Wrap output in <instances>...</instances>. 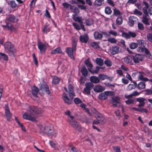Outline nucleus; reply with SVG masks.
I'll use <instances>...</instances> for the list:
<instances>
[{
	"label": "nucleus",
	"mask_w": 152,
	"mask_h": 152,
	"mask_svg": "<svg viewBox=\"0 0 152 152\" xmlns=\"http://www.w3.org/2000/svg\"><path fill=\"white\" fill-rule=\"evenodd\" d=\"M41 132L46 134L48 136L55 137L57 135L56 131L54 130L52 126H47L41 128Z\"/></svg>",
	"instance_id": "1"
},
{
	"label": "nucleus",
	"mask_w": 152,
	"mask_h": 152,
	"mask_svg": "<svg viewBox=\"0 0 152 152\" xmlns=\"http://www.w3.org/2000/svg\"><path fill=\"white\" fill-rule=\"evenodd\" d=\"M5 50L9 55L12 57H14L16 55V50L14 45L10 42H6L4 45Z\"/></svg>",
	"instance_id": "2"
},
{
	"label": "nucleus",
	"mask_w": 152,
	"mask_h": 152,
	"mask_svg": "<svg viewBox=\"0 0 152 152\" xmlns=\"http://www.w3.org/2000/svg\"><path fill=\"white\" fill-rule=\"evenodd\" d=\"M77 41L74 40L72 44V48L67 47L65 50L69 56L72 59H74L73 53L75 51L76 49Z\"/></svg>",
	"instance_id": "3"
},
{
	"label": "nucleus",
	"mask_w": 152,
	"mask_h": 152,
	"mask_svg": "<svg viewBox=\"0 0 152 152\" xmlns=\"http://www.w3.org/2000/svg\"><path fill=\"white\" fill-rule=\"evenodd\" d=\"M94 85L91 83H87L85 84V87L84 89L83 93L87 95L91 94V91L93 89Z\"/></svg>",
	"instance_id": "4"
},
{
	"label": "nucleus",
	"mask_w": 152,
	"mask_h": 152,
	"mask_svg": "<svg viewBox=\"0 0 152 152\" xmlns=\"http://www.w3.org/2000/svg\"><path fill=\"white\" fill-rule=\"evenodd\" d=\"M37 45L41 53L44 52L47 49L48 44L46 43H43L39 40L37 41Z\"/></svg>",
	"instance_id": "5"
},
{
	"label": "nucleus",
	"mask_w": 152,
	"mask_h": 152,
	"mask_svg": "<svg viewBox=\"0 0 152 152\" xmlns=\"http://www.w3.org/2000/svg\"><path fill=\"white\" fill-rule=\"evenodd\" d=\"M121 98L118 96H113L111 98V102L112 105L115 107H119L120 105Z\"/></svg>",
	"instance_id": "6"
},
{
	"label": "nucleus",
	"mask_w": 152,
	"mask_h": 152,
	"mask_svg": "<svg viewBox=\"0 0 152 152\" xmlns=\"http://www.w3.org/2000/svg\"><path fill=\"white\" fill-rule=\"evenodd\" d=\"M133 63L135 64L139 63L143 60L144 58V56L140 54H136L132 56Z\"/></svg>",
	"instance_id": "7"
},
{
	"label": "nucleus",
	"mask_w": 152,
	"mask_h": 152,
	"mask_svg": "<svg viewBox=\"0 0 152 152\" xmlns=\"http://www.w3.org/2000/svg\"><path fill=\"white\" fill-rule=\"evenodd\" d=\"M5 24L1 25V26L4 28L7 29L11 31H13L15 30V28L13 25L10 23L5 22Z\"/></svg>",
	"instance_id": "8"
},
{
	"label": "nucleus",
	"mask_w": 152,
	"mask_h": 152,
	"mask_svg": "<svg viewBox=\"0 0 152 152\" xmlns=\"http://www.w3.org/2000/svg\"><path fill=\"white\" fill-rule=\"evenodd\" d=\"M23 117L24 119L30 120L33 122L36 121V119L35 117L32 116L31 114H28L27 113H25L23 114Z\"/></svg>",
	"instance_id": "9"
},
{
	"label": "nucleus",
	"mask_w": 152,
	"mask_h": 152,
	"mask_svg": "<svg viewBox=\"0 0 152 152\" xmlns=\"http://www.w3.org/2000/svg\"><path fill=\"white\" fill-rule=\"evenodd\" d=\"M123 61L126 63L130 64V65L133 64L132 56H126L123 58Z\"/></svg>",
	"instance_id": "10"
},
{
	"label": "nucleus",
	"mask_w": 152,
	"mask_h": 152,
	"mask_svg": "<svg viewBox=\"0 0 152 152\" xmlns=\"http://www.w3.org/2000/svg\"><path fill=\"white\" fill-rule=\"evenodd\" d=\"M68 120L70 125L75 129L77 130H79L80 129V126L79 125L77 121H72L69 119H68Z\"/></svg>",
	"instance_id": "11"
},
{
	"label": "nucleus",
	"mask_w": 152,
	"mask_h": 152,
	"mask_svg": "<svg viewBox=\"0 0 152 152\" xmlns=\"http://www.w3.org/2000/svg\"><path fill=\"white\" fill-rule=\"evenodd\" d=\"M5 115L6 116L7 120L10 121L11 117L9 108L7 104H6L5 105Z\"/></svg>",
	"instance_id": "12"
},
{
	"label": "nucleus",
	"mask_w": 152,
	"mask_h": 152,
	"mask_svg": "<svg viewBox=\"0 0 152 152\" xmlns=\"http://www.w3.org/2000/svg\"><path fill=\"white\" fill-rule=\"evenodd\" d=\"M6 20L11 22L15 23L18 21V20L15 16L13 15H8L6 18Z\"/></svg>",
	"instance_id": "13"
},
{
	"label": "nucleus",
	"mask_w": 152,
	"mask_h": 152,
	"mask_svg": "<svg viewBox=\"0 0 152 152\" xmlns=\"http://www.w3.org/2000/svg\"><path fill=\"white\" fill-rule=\"evenodd\" d=\"M40 89L42 91H45L47 94H49L50 92L49 90V88L46 84H42L40 87Z\"/></svg>",
	"instance_id": "14"
},
{
	"label": "nucleus",
	"mask_w": 152,
	"mask_h": 152,
	"mask_svg": "<svg viewBox=\"0 0 152 152\" xmlns=\"http://www.w3.org/2000/svg\"><path fill=\"white\" fill-rule=\"evenodd\" d=\"M69 91L68 93L69 94V96L71 99H72L75 95L73 92V89L72 85L70 84L68 86Z\"/></svg>",
	"instance_id": "15"
},
{
	"label": "nucleus",
	"mask_w": 152,
	"mask_h": 152,
	"mask_svg": "<svg viewBox=\"0 0 152 152\" xmlns=\"http://www.w3.org/2000/svg\"><path fill=\"white\" fill-rule=\"evenodd\" d=\"M80 41L83 43H87L88 41L89 37L88 35L85 34L81 35L79 37Z\"/></svg>",
	"instance_id": "16"
},
{
	"label": "nucleus",
	"mask_w": 152,
	"mask_h": 152,
	"mask_svg": "<svg viewBox=\"0 0 152 152\" xmlns=\"http://www.w3.org/2000/svg\"><path fill=\"white\" fill-rule=\"evenodd\" d=\"M105 89L104 87L99 85H96L94 88V90L96 92H100L104 91Z\"/></svg>",
	"instance_id": "17"
},
{
	"label": "nucleus",
	"mask_w": 152,
	"mask_h": 152,
	"mask_svg": "<svg viewBox=\"0 0 152 152\" xmlns=\"http://www.w3.org/2000/svg\"><path fill=\"white\" fill-rule=\"evenodd\" d=\"M82 17L81 16H78L76 18H74V20L76 22H78L81 25L82 28V30L83 31H85L86 30L84 27V26L83 24V22L82 20Z\"/></svg>",
	"instance_id": "18"
},
{
	"label": "nucleus",
	"mask_w": 152,
	"mask_h": 152,
	"mask_svg": "<svg viewBox=\"0 0 152 152\" xmlns=\"http://www.w3.org/2000/svg\"><path fill=\"white\" fill-rule=\"evenodd\" d=\"M119 51V48L117 46H114L111 47L110 50L111 53L113 55L118 53Z\"/></svg>",
	"instance_id": "19"
},
{
	"label": "nucleus",
	"mask_w": 152,
	"mask_h": 152,
	"mask_svg": "<svg viewBox=\"0 0 152 152\" xmlns=\"http://www.w3.org/2000/svg\"><path fill=\"white\" fill-rule=\"evenodd\" d=\"M136 100L137 102H139L140 103L137 106L139 107H143L145 104V99L143 98H137Z\"/></svg>",
	"instance_id": "20"
},
{
	"label": "nucleus",
	"mask_w": 152,
	"mask_h": 152,
	"mask_svg": "<svg viewBox=\"0 0 152 152\" xmlns=\"http://www.w3.org/2000/svg\"><path fill=\"white\" fill-rule=\"evenodd\" d=\"M39 89L36 86H33L31 88V93L35 97H37V94L39 91Z\"/></svg>",
	"instance_id": "21"
},
{
	"label": "nucleus",
	"mask_w": 152,
	"mask_h": 152,
	"mask_svg": "<svg viewBox=\"0 0 152 152\" xmlns=\"http://www.w3.org/2000/svg\"><path fill=\"white\" fill-rule=\"evenodd\" d=\"M94 38L96 40H100L102 39L103 37L102 34L99 33L97 31H95L94 33Z\"/></svg>",
	"instance_id": "22"
},
{
	"label": "nucleus",
	"mask_w": 152,
	"mask_h": 152,
	"mask_svg": "<svg viewBox=\"0 0 152 152\" xmlns=\"http://www.w3.org/2000/svg\"><path fill=\"white\" fill-rule=\"evenodd\" d=\"M8 5L12 9H16L18 7L17 4L16 3L15 1L13 0H11L9 1L8 3Z\"/></svg>",
	"instance_id": "23"
},
{
	"label": "nucleus",
	"mask_w": 152,
	"mask_h": 152,
	"mask_svg": "<svg viewBox=\"0 0 152 152\" xmlns=\"http://www.w3.org/2000/svg\"><path fill=\"white\" fill-rule=\"evenodd\" d=\"M136 19V17L134 16H130L129 18L128 23L130 26H133L134 21Z\"/></svg>",
	"instance_id": "24"
},
{
	"label": "nucleus",
	"mask_w": 152,
	"mask_h": 152,
	"mask_svg": "<svg viewBox=\"0 0 152 152\" xmlns=\"http://www.w3.org/2000/svg\"><path fill=\"white\" fill-rule=\"evenodd\" d=\"M90 80L91 82L95 83H97L100 82L99 77L92 76L90 77Z\"/></svg>",
	"instance_id": "25"
},
{
	"label": "nucleus",
	"mask_w": 152,
	"mask_h": 152,
	"mask_svg": "<svg viewBox=\"0 0 152 152\" xmlns=\"http://www.w3.org/2000/svg\"><path fill=\"white\" fill-rule=\"evenodd\" d=\"M137 51L140 52L144 53L146 54L148 53V50L143 45L142 47H139L137 49Z\"/></svg>",
	"instance_id": "26"
},
{
	"label": "nucleus",
	"mask_w": 152,
	"mask_h": 152,
	"mask_svg": "<svg viewBox=\"0 0 152 152\" xmlns=\"http://www.w3.org/2000/svg\"><path fill=\"white\" fill-rule=\"evenodd\" d=\"M98 97L101 100H105L107 98V96L105 91L100 94Z\"/></svg>",
	"instance_id": "27"
},
{
	"label": "nucleus",
	"mask_w": 152,
	"mask_h": 152,
	"mask_svg": "<svg viewBox=\"0 0 152 152\" xmlns=\"http://www.w3.org/2000/svg\"><path fill=\"white\" fill-rule=\"evenodd\" d=\"M37 107L29 106L28 107V110L30 113L33 115L35 114L36 111Z\"/></svg>",
	"instance_id": "28"
},
{
	"label": "nucleus",
	"mask_w": 152,
	"mask_h": 152,
	"mask_svg": "<svg viewBox=\"0 0 152 152\" xmlns=\"http://www.w3.org/2000/svg\"><path fill=\"white\" fill-rule=\"evenodd\" d=\"M148 15H143L142 17V22L145 24L148 25H149L150 23L149 22V20L147 16H148Z\"/></svg>",
	"instance_id": "29"
},
{
	"label": "nucleus",
	"mask_w": 152,
	"mask_h": 152,
	"mask_svg": "<svg viewBox=\"0 0 152 152\" xmlns=\"http://www.w3.org/2000/svg\"><path fill=\"white\" fill-rule=\"evenodd\" d=\"M95 62L97 64L100 66H102L104 64L103 60L101 58H96Z\"/></svg>",
	"instance_id": "30"
},
{
	"label": "nucleus",
	"mask_w": 152,
	"mask_h": 152,
	"mask_svg": "<svg viewBox=\"0 0 152 152\" xmlns=\"http://www.w3.org/2000/svg\"><path fill=\"white\" fill-rule=\"evenodd\" d=\"M97 118L100 124H104L105 123L106 121L105 118L101 115H98Z\"/></svg>",
	"instance_id": "31"
},
{
	"label": "nucleus",
	"mask_w": 152,
	"mask_h": 152,
	"mask_svg": "<svg viewBox=\"0 0 152 152\" xmlns=\"http://www.w3.org/2000/svg\"><path fill=\"white\" fill-rule=\"evenodd\" d=\"M63 99L64 102L68 104L71 103L72 101L65 94H64L63 95Z\"/></svg>",
	"instance_id": "32"
},
{
	"label": "nucleus",
	"mask_w": 152,
	"mask_h": 152,
	"mask_svg": "<svg viewBox=\"0 0 152 152\" xmlns=\"http://www.w3.org/2000/svg\"><path fill=\"white\" fill-rule=\"evenodd\" d=\"M62 53V51L60 47L57 48L53 50L51 52V53L52 54H56Z\"/></svg>",
	"instance_id": "33"
},
{
	"label": "nucleus",
	"mask_w": 152,
	"mask_h": 152,
	"mask_svg": "<svg viewBox=\"0 0 152 152\" xmlns=\"http://www.w3.org/2000/svg\"><path fill=\"white\" fill-rule=\"evenodd\" d=\"M81 72L82 73V75L84 76H86L87 75L88 72L84 66H83L81 68Z\"/></svg>",
	"instance_id": "34"
},
{
	"label": "nucleus",
	"mask_w": 152,
	"mask_h": 152,
	"mask_svg": "<svg viewBox=\"0 0 152 152\" xmlns=\"http://www.w3.org/2000/svg\"><path fill=\"white\" fill-rule=\"evenodd\" d=\"M145 87V83L144 82H140L137 84V88L139 89H144Z\"/></svg>",
	"instance_id": "35"
},
{
	"label": "nucleus",
	"mask_w": 152,
	"mask_h": 152,
	"mask_svg": "<svg viewBox=\"0 0 152 152\" xmlns=\"http://www.w3.org/2000/svg\"><path fill=\"white\" fill-rule=\"evenodd\" d=\"M99 43L95 42H93L91 43L90 46L94 48L98 49L99 48Z\"/></svg>",
	"instance_id": "36"
},
{
	"label": "nucleus",
	"mask_w": 152,
	"mask_h": 152,
	"mask_svg": "<svg viewBox=\"0 0 152 152\" xmlns=\"http://www.w3.org/2000/svg\"><path fill=\"white\" fill-rule=\"evenodd\" d=\"M70 9L72 10V12L74 13H79L80 12V10L77 8L72 6H71Z\"/></svg>",
	"instance_id": "37"
},
{
	"label": "nucleus",
	"mask_w": 152,
	"mask_h": 152,
	"mask_svg": "<svg viewBox=\"0 0 152 152\" xmlns=\"http://www.w3.org/2000/svg\"><path fill=\"white\" fill-rule=\"evenodd\" d=\"M60 79L57 76H54L53 80V83L55 84H58L60 81Z\"/></svg>",
	"instance_id": "38"
},
{
	"label": "nucleus",
	"mask_w": 152,
	"mask_h": 152,
	"mask_svg": "<svg viewBox=\"0 0 152 152\" xmlns=\"http://www.w3.org/2000/svg\"><path fill=\"white\" fill-rule=\"evenodd\" d=\"M116 24L118 25H121L123 22V19L121 17H118L116 19Z\"/></svg>",
	"instance_id": "39"
},
{
	"label": "nucleus",
	"mask_w": 152,
	"mask_h": 152,
	"mask_svg": "<svg viewBox=\"0 0 152 152\" xmlns=\"http://www.w3.org/2000/svg\"><path fill=\"white\" fill-rule=\"evenodd\" d=\"M48 27L49 26L48 25H46L44 26L42 30L44 33H47L50 31V29L48 28Z\"/></svg>",
	"instance_id": "40"
},
{
	"label": "nucleus",
	"mask_w": 152,
	"mask_h": 152,
	"mask_svg": "<svg viewBox=\"0 0 152 152\" xmlns=\"http://www.w3.org/2000/svg\"><path fill=\"white\" fill-rule=\"evenodd\" d=\"M72 25L77 30H80L81 29H82V28L81 25H80V26L77 23H72Z\"/></svg>",
	"instance_id": "41"
},
{
	"label": "nucleus",
	"mask_w": 152,
	"mask_h": 152,
	"mask_svg": "<svg viewBox=\"0 0 152 152\" xmlns=\"http://www.w3.org/2000/svg\"><path fill=\"white\" fill-rule=\"evenodd\" d=\"M105 12L107 14L110 15L112 13V11L110 7H107L105 8Z\"/></svg>",
	"instance_id": "42"
},
{
	"label": "nucleus",
	"mask_w": 152,
	"mask_h": 152,
	"mask_svg": "<svg viewBox=\"0 0 152 152\" xmlns=\"http://www.w3.org/2000/svg\"><path fill=\"white\" fill-rule=\"evenodd\" d=\"M113 14L117 16L121 15V13L119 10L115 8L113 10Z\"/></svg>",
	"instance_id": "43"
},
{
	"label": "nucleus",
	"mask_w": 152,
	"mask_h": 152,
	"mask_svg": "<svg viewBox=\"0 0 152 152\" xmlns=\"http://www.w3.org/2000/svg\"><path fill=\"white\" fill-rule=\"evenodd\" d=\"M138 78L140 80L144 81H148L149 80V79L147 77H144L142 75H140L138 76Z\"/></svg>",
	"instance_id": "44"
},
{
	"label": "nucleus",
	"mask_w": 152,
	"mask_h": 152,
	"mask_svg": "<svg viewBox=\"0 0 152 152\" xmlns=\"http://www.w3.org/2000/svg\"><path fill=\"white\" fill-rule=\"evenodd\" d=\"M100 68L99 66H96V69L95 70H92L91 69H88V70L90 72L92 73L93 74H97L98 72L99 69H100Z\"/></svg>",
	"instance_id": "45"
},
{
	"label": "nucleus",
	"mask_w": 152,
	"mask_h": 152,
	"mask_svg": "<svg viewBox=\"0 0 152 152\" xmlns=\"http://www.w3.org/2000/svg\"><path fill=\"white\" fill-rule=\"evenodd\" d=\"M85 63L88 67V69H91L93 66V65L89 62L88 60H86L85 61Z\"/></svg>",
	"instance_id": "46"
},
{
	"label": "nucleus",
	"mask_w": 152,
	"mask_h": 152,
	"mask_svg": "<svg viewBox=\"0 0 152 152\" xmlns=\"http://www.w3.org/2000/svg\"><path fill=\"white\" fill-rule=\"evenodd\" d=\"M98 77L100 80H104L107 78V75L104 74H99Z\"/></svg>",
	"instance_id": "47"
},
{
	"label": "nucleus",
	"mask_w": 152,
	"mask_h": 152,
	"mask_svg": "<svg viewBox=\"0 0 152 152\" xmlns=\"http://www.w3.org/2000/svg\"><path fill=\"white\" fill-rule=\"evenodd\" d=\"M0 55L2 58L4 60L6 61L8 60V57L4 53H0Z\"/></svg>",
	"instance_id": "48"
},
{
	"label": "nucleus",
	"mask_w": 152,
	"mask_h": 152,
	"mask_svg": "<svg viewBox=\"0 0 152 152\" xmlns=\"http://www.w3.org/2000/svg\"><path fill=\"white\" fill-rule=\"evenodd\" d=\"M137 47V44L135 43L132 42L130 44L129 47L131 49H134Z\"/></svg>",
	"instance_id": "49"
},
{
	"label": "nucleus",
	"mask_w": 152,
	"mask_h": 152,
	"mask_svg": "<svg viewBox=\"0 0 152 152\" xmlns=\"http://www.w3.org/2000/svg\"><path fill=\"white\" fill-rule=\"evenodd\" d=\"M102 2L99 0H95L94 2V4L96 6L99 7L102 5Z\"/></svg>",
	"instance_id": "50"
},
{
	"label": "nucleus",
	"mask_w": 152,
	"mask_h": 152,
	"mask_svg": "<svg viewBox=\"0 0 152 152\" xmlns=\"http://www.w3.org/2000/svg\"><path fill=\"white\" fill-rule=\"evenodd\" d=\"M135 100L133 99H128L125 101L126 104L128 105L133 104Z\"/></svg>",
	"instance_id": "51"
},
{
	"label": "nucleus",
	"mask_w": 152,
	"mask_h": 152,
	"mask_svg": "<svg viewBox=\"0 0 152 152\" xmlns=\"http://www.w3.org/2000/svg\"><path fill=\"white\" fill-rule=\"evenodd\" d=\"M109 35L110 34L114 36H116L118 35L117 32L115 31L111 30L109 32Z\"/></svg>",
	"instance_id": "52"
},
{
	"label": "nucleus",
	"mask_w": 152,
	"mask_h": 152,
	"mask_svg": "<svg viewBox=\"0 0 152 152\" xmlns=\"http://www.w3.org/2000/svg\"><path fill=\"white\" fill-rule=\"evenodd\" d=\"M86 25L90 26L93 23V21L91 19H88L86 20Z\"/></svg>",
	"instance_id": "53"
},
{
	"label": "nucleus",
	"mask_w": 152,
	"mask_h": 152,
	"mask_svg": "<svg viewBox=\"0 0 152 152\" xmlns=\"http://www.w3.org/2000/svg\"><path fill=\"white\" fill-rule=\"evenodd\" d=\"M104 64L108 66H110L112 65L111 61L107 59L104 61Z\"/></svg>",
	"instance_id": "54"
},
{
	"label": "nucleus",
	"mask_w": 152,
	"mask_h": 152,
	"mask_svg": "<svg viewBox=\"0 0 152 152\" xmlns=\"http://www.w3.org/2000/svg\"><path fill=\"white\" fill-rule=\"evenodd\" d=\"M122 35L123 37H124L126 39H128L130 38V37L129 35V32L128 33L123 32Z\"/></svg>",
	"instance_id": "55"
},
{
	"label": "nucleus",
	"mask_w": 152,
	"mask_h": 152,
	"mask_svg": "<svg viewBox=\"0 0 152 152\" xmlns=\"http://www.w3.org/2000/svg\"><path fill=\"white\" fill-rule=\"evenodd\" d=\"M134 88L135 87L133 84H130L127 87L126 90L127 91H130Z\"/></svg>",
	"instance_id": "56"
},
{
	"label": "nucleus",
	"mask_w": 152,
	"mask_h": 152,
	"mask_svg": "<svg viewBox=\"0 0 152 152\" xmlns=\"http://www.w3.org/2000/svg\"><path fill=\"white\" fill-rule=\"evenodd\" d=\"M148 8V7H143V10L144 13L146 15H148L147 9Z\"/></svg>",
	"instance_id": "57"
},
{
	"label": "nucleus",
	"mask_w": 152,
	"mask_h": 152,
	"mask_svg": "<svg viewBox=\"0 0 152 152\" xmlns=\"http://www.w3.org/2000/svg\"><path fill=\"white\" fill-rule=\"evenodd\" d=\"M147 38L148 40L151 42H152V34L149 33L147 34Z\"/></svg>",
	"instance_id": "58"
},
{
	"label": "nucleus",
	"mask_w": 152,
	"mask_h": 152,
	"mask_svg": "<svg viewBox=\"0 0 152 152\" xmlns=\"http://www.w3.org/2000/svg\"><path fill=\"white\" fill-rule=\"evenodd\" d=\"M138 28L141 30H143L144 29V27L143 24L140 23H139L137 24Z\"/></svg>",
	"instance_id": "59"
},
{
	"label": "nucleus",
	"mask_w": 152,
	"mask_h": 152,
	"mask_svg": "<svg viewBox=\"0 0 152 152\" xmlns=\"http://www.w3.org/2000/svg\"><path fill=\"white\" fill-rule=\"evenodd\" d=\"M146 94L148 95H151L152 94V88L150 89H146L144 91Z\"/></svg>",
	"instance_id": "60"
},
{
	"label": "nucleus",
	"mask_w": 152,
	"mask_h": 152,
	"mask_svg": "<svg viewBox=\"0 0 152 152\" xmlns=\"http://www.w3.org/2000/svg\"><path fill=\"white\" fill-rule=\"evenodd\" d=\"M74 101L75 104H76L81 103L82 101L79 98H76L74 99Z\"/></svg>",
	"instance_id": "61"
},
{
	"label": "nucleus",
	"mask_w": 152,
	"mask_h": 152,
	"mask_svg": "<svg viewBox=\"0 0 152 152\" xmlns=\"http://www.w3.org/2000/svg\"><path fill=\"white\" fill-rule=\"evenodd\" d=\"M43 111V110L41 108H38L37 107L35 114H39L40 113H42Z\"/></svg>",
	"instance_id": "62"
},
{
	"label": "nucleus",
	"mask_w": 152,
	"mask_h": 152,
	"mask_svg": "<svg viewBox=\"0 0 152 152\" xmlns=\"http://www.w3.org/2000/svg\"><path fill=\"white\" fill-rule=\"evenodd\" d=\"M108 41L111 43H116L117 42V40L114 38H111L108 39Z\"/></svg>",
	"instance_id": "63"
},
{
	"label": "nucleus",
	"mask_w": 152,
	"mask_h": 152,
	"mask_svg": "<svg viewBox=\"0 0 152 152\" xmlns=\"http://www.w3.org/2000/svg\"><path fill=\"white\" fill-rule=\"evenodd\" d=\"M137 0H128L126 4H134L137 2Z\"/></svg>",
	"instance_id": "64"
}]
</instances>
